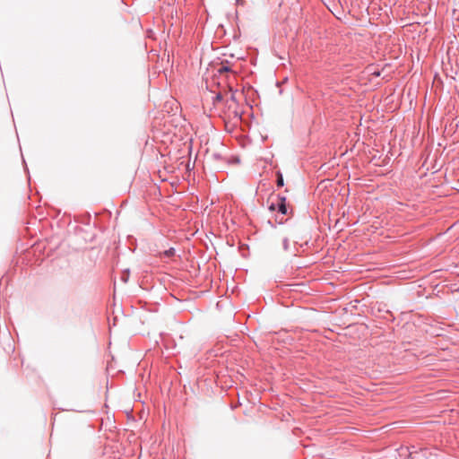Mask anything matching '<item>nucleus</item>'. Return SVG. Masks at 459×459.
<instances>
[{
	"label": "nucleus",
	"instance_id": "nucleus-1",
	"mask_svg": "<svg viewBox=\"0 0 459 459\" xmlns=\"http://www.w3.org/2000/svg\"><path fill=\"white\" fill-rule=\"evenodd\" d=\"M276 198H277V202L276 203L272 202L271 204L269 205V209L271 211H277L278 212L284 214V215L287 214L288 209H287V205H286V197L278 195Z\"/></svg>",
	"mask_w": 459,
	"mask_h": 459
},
{
	"label": "nucleus",
	"instance_id": "nucleus-2",
	"mask_svg": "<svg viewBox=\"0 0 459 459\" xmlns=\"http://www.w3.org/2000/svg\"><path fill=\"white\" fill-rule=\"evenodd\" d=\"M226 107L228 108L227 116L229 118H236L238 120H240L241 118V112L238 110V104L235 103V105H231V102L226 101Z\"/></svg>",
	"mask_w": 459,
	"mask_h": 459
},
{
	"label": "nucleus",
	"instance_id": "nucleus-3",
	"mask_svg": "<svg viewBox=\"0 0 459 459\" xmlns=\"http://www.w3.org/2000/svg\"><path fill=\"white\" fill-rule=\"evenodd\" d=\"M227 102H231V105H235V103H238L236 99V92L232 91V89L230 90V92L227 94Z\"/></svg>",
	"mask_w": 459,
	"mask_h": 459
},
{
	"label": "nucleus",
	"instance_id": "nucleus-4",
	"mask_svg": "<svg viewBox=\"0 0 459 459\" xmlns=\"http://www.w3.org/2000/svg\"><path fill=\"white\" fill-rule=\"evenodd\" d=\"M230 71H231V69H230V66L228 61L226 63H221V67L218 69V72L220 74L227 73V72H230Z\"/></svg>",
	"mask_w": 459,
	"mask_h": 459
},
{
	"label": "nucleus",
	"instance_id": "nucleus-5",
	"mask_svg": "<svg viewBox=\"0 0 459 459\" xmlns=\"http://www.w3.org/2000/svg\"><path fill=\"white\" fill-rule=\"evenodd\" d=\"M175 255V248L170 247L168 250H165L162 254H160V256H164L167 258H170Z\"/></svg>",
	"mask_w": 459,
	"mask_h": 459
},
{
	"label": "nucleus",
	"instance_id": "nucleus-6",
	"mask_svg": "<svg viewBox=\"0 0 459 459\" xmlns=\"http://www.w3.org/2000/svg\"><path fill=\"white\" fill-rule=\"evenodd\" d=\"M276 183H277V186H279V187H281V186H283V185H284L283 177H282V174H281V172H278V173H277V180H276Z\"/></svg>",
	"mask_w": 459,
	"mask_h": 459
},
{
	"label": "nucleus",
	"instance_id": "nucleus-7",
	"mask_svg": "<svg viewBox=\"0 0 459 459\" xmlns=\"http://www.w3.org/2000/svg\"><path fill=\"white\" fill-rule=\"evenodd\" d=\"M224 100V97L221 93H218L215 95L213 99V103L216 104L217 102H221Z\"/></svg>",
	"mask_w": 459,
	"mask_h": 459
},
{
	"label": "nucleus",
	"instance_id": "nucleus-8",
	"mask_svg": "<svg viewBox=\"0 0 459 459\" xmlns=\"http://www.w3.org/2000/svg\"><path fill=\"white\" fill-rule=\"evenodd\" d=\"M282 247L285 251H289L290 248V242L287 238H284L282 240Z\"/></svg>",
	"mask_w": 459,
	"mask_h": 459
},
{
	"label": "nucleus",
	"instance_id": "nucleus-9",
	"mask_svg": "<svg viewBox=\"0 0 459 459\" xmlns=\"http://www.w3.org/2000/svg\"><path fill=\"white\" fill-rule=\"evenodd\" d=\"M372 74L375 75V76H380V72L379 71H374V72H372Z\"/></svg>",
	"mask_w": 459,
	"mask_h": 459
}]
</instances>
